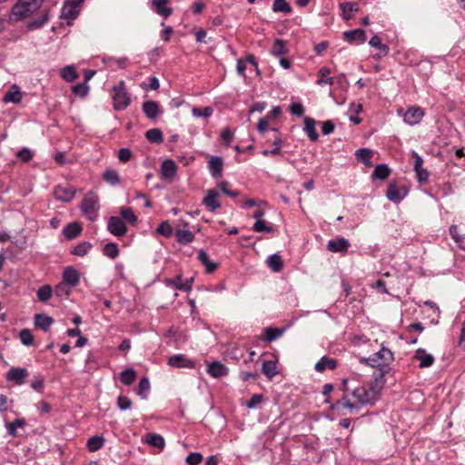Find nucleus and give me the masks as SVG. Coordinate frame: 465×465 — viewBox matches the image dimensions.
<instances>
[{"mask_svg": "<svg viewBox=\"0 0 465 465\" xmlns=\"http://www.w3.org/2000/svg\"><path fill=\"white\" fill-rule=\"evenodd\" d=\"M43 0H17L12 8L11 17L15 21L23 20L37 11Z\"/></svg>", "mask_w": 465, "mask_h": 465, "instance_id": "nucleus-1", "label": "nucleus"}, {"mask_svg": "<svg viewBox=\"0 0 465 465\" xmlns=\"http://www.w3.org/2000/svg\"><path fill=\"white\" fill-rule=\"evenodd\" d=\"M131 103V98L125 89L124 81H121L117 85L113 87V104L116 111H123L126 109Z\"/></svg>", "mask_w": 465, "mask_h": 465, "instance_id": "nucleus-2", "label": "nucleus"}, {"mask_svg": "<svg viewBox=\"0 0 465 465\" xmlns=\"http://www.w3.org/2000/svg\"><path fill=\"white\" fill-rule=\"evenodd\" d=\"M99 209L98 199L92 193H87L81 203V210L84 215L90 221H94L97 217Z\"/></svg>", "mask_w": 465, "mask_h": 465, "instance_id": "nucleus-3", "label": "nucleus"}, {"mask_svg": "<svg viewBox=\"0 0 465 465\" xmlns=\"http://www.w3.org/2000/svg\"><path fill=\"white\" fill-rule=\"evenodd\" d=\"M377 394L378 391L375 390L374 386H371L370 390L363 386H359L352 391V396L361 405L371 403L376 400Z\"/></svg>", "mask_w": 465, "mask_h": 465, "instance_id": "nucleus-4", "label": "nucleus"}, {"mask_svg": "<svg viewBox=\"0 0 465 465\" xmlns=\"http://www.w3.org/2000/svg\"><path fill=\"white\" fill-rule=\"evenodd\" d=\"M107 230L114 236L122 237L127 232L124 222L117 216H111L108 219Z\"/></svg>", "mask_w": 465, "mask_h": 465, "instance_id": "nucleus-5", "label": "nucleus"}, {"mask_svg": "<svg viewBox=\"0 0 465 465\" xmlns=\"http://www.w3.org/2000/svg\"><path fill=\"white\" fill-rule=\"evenodd\" d=\"M54 197L61 202L68 203L74 198L75 189L72 185H57L54 189Z\"/></svg>", "mask_w": 465, "mask_h": 465, "instance_id": "nucleus-6", "label": "nucleus"}, {"mask_svg": "<svg viewBox=\"0 0 465 465\" xmlns=\"http://www.w3.org/2000/svg\"><path fill=\"white\" fill-rule=\"evenodd\" d=\"M27 376L28 371L26 369L12 367L6 372L5 378L8 381H14L16 385H22Z\"/></svg>", "mask_w": 465, "mask_h": 465, "instance_id": "nucleus-7", "label": "nucleus"}, {"mask_svg": "<svg viewBox=\"0 0 465 465\" xmlns=\"http://www.w3.org/2000/svg\"><path fill=\"white\" fill-rule=\"evenodd\" d=\"M143 112L145 116L150 120L156 119L160 114L163 113L158 102L153 100H148L143 104Z\"/></svg>", "mask_w": 465, "mask_h": 465, "instance_id": "nucleus-8", "label": "nucleus"}, {"mask_svg": "<svg viewBox=\"0 0 465 465\" xmlns=\"http://www.w3.org/2000/svg\"><path fill=\"white\" fill-rule=\"evenodd\" d=\"M424 116V112L420 107H410L404 114V122L410 125L419 124Z\"/></svg>", "mask_w": 465, "mask_h": 465, "instance_id": "nucleus-9", "label": "nucleus"}, {"mask_svg": "<svg viewBox=\"0 0 465 465\" xmlns=\"http://www.w3.org/2000/svg\"><path fill=\"white\" fill-rule=\"evenodd\" d=\"M350 247V242L343 237H339L328 242L327 250L331 252L346 253Z\"/></svg>", "mask_w": 465, "mask_h": 465, "instance_id": "nucleus-10", "label": "nucleus"}, {"mask_svg": "<svg viewBox=\"0 0 465 465\" xmlns=\"http://www.w3.org/2000/svg\"><path fill=\"white\" fill-rule=\"evenodd\" d=\"M219 193L215 189H210L207 191L205 197L203 199V204L206 208L214 212L221 207V203L218 201Z\"/></svg>", "mask_w": 465, "mask_h": 465, "instance_id": "nucleus-11", "label": "nucleus"}, {"mask_svg": "<svg viewBox=\"0 0 465 465\" xmlns=\"http://www.w3.org/2000/svg\"><path fill=\"white\" fill-rule=\"evenodd\" d=\"M168 364L173 368H189L193 369L195 367L194 361L187 359L183 354H175L169 358Z\"/></svg>", "mask_w": 465, "mask_h": 465, "instance_id": "nucleus-12", "label": "nucleus"}, {"mask_svg": "<svg viewBox=\"0 0 465 465\" xmlns=\"http://www.w3.org/2000/svg\"><path fill=\"white\" fill-rule=\"evenodd\" d=\"M343 39L350 44H362L366 41V34L361 28L345 31L343 33Z\"/></svg>", "mask_w": 465, "mask_h": 465, "instance_id": "nucleus-13", "label": "nucleus"}, {"mask_svg": "<svg viewBox=\"0 0 465 465\" xmlns=\"http://www.w3.org/2000/svg\"><path fill=\"white\" fill-rule=\"evenodd\" d=\"M413 359L419 361V367L421 369L430 367L435 361L434 357L422 348L416 350Z\"/></svg>", "mask_w": 465, "mask_h": 465, "instance_id": "nucleus-14", "label": "nucleus"}, {"mask_svg": "<svg viewBox=\"0 0 465 465\" xmlns=\"http://www.w3.org/2000/svg\"><path fill=\"white\" fill-rule=\"evenodd\" d=\"M62 278L63 282H65L72 287L76 286L80 282V274L78 271L72 266H68L64 270Z\"/></svg>", "mask_w": 465, "mask_h": 465, "instance_id": "nucleus-15", "label": "nucleus"}, {"mask_svg": "<svg viewBox=\"0 0 465 465\" xmlns=\"http://www.w3.org/2000/svg\"><path fill=\"white\" fill-rule=\"evenodd\" d=\"M390 367L384 366L381 368H377L376 371L372 374L373 381L371 386H374L375 390L378 391V392L381 391V389L383 387L385 383V375L389 372Z\"/></svg>", "mask_w": 465, "mask_h": 465, "instance_id": "nucleus-16", "label": "nucleus"}, {"mask_svg": "<svg viewBox=\"0 0 465 465\" xmlns=\"http://www.w3.org/2000/svg\"><path fill=\"white\" fill-rule=\"evenodd\" d=\"M207 372L213 378H222L228 374V368L220 361L208 363Z\"/></svg>", "mask_w": 465, "mask_h": 465, "instance_id": "nucleus-17", "label": "nucleus"}, {"mask_svg": "<svg viewBox=\"0 0 465 465\" xmlns=\"http://www.w3.org/2000/svg\"><path fill=\"white\" fill-rule=\"evenodd\" d=\"M223 160L220 156H212L208 162V167L213 178H220L223 175Z\"/></svg>", "mask_w": 465, "mask_h": 465, "instance_id": "nucleus-18", "label": "nucleus"}, {"mask_svg": "<svg viewBox=\"0 0 465 465\" xmlns=\"http://www.w3.org/2000/svg\"><path fill=\"white\" fill-rule=\"evenodd\" d=\"M54 319L44 313H38L35 315L34 323L35 328L41 329L44 331H48L50 326L54 323Z\"/></svg>", "mask_w": 465, "mask_h": 465, "instance_id": "nucleus-19", "label": "nucleus"}, {"mask_svg": "<svg viewBox=\"0 0 465 465\" xmlns=\"http://www.w3.org/2000/svg\"><path fill=\"white\" fill-rule=\"evenodd\" d=\"M82 3H76L75 0L67 2L62 8V17L66 19H74L79 13V5Z\"/></svg>", "mask_w": 465, "mask_h": 465, "instance_id": "nucleus-20", "label": "nucleus"}, {"mask_svg": "<svg viewBox=\"0 0 465 465\" xmlns=\"http://www.w3.org/2000/svg\"><path fill=\"white\" fill-rule=\"evenodd\" d=\"M303 123H304V128H303V131L306 133V134L308 135L309 139L312 141V142H315L318 140L319 138V134L316 131V127H315V120L313 118H311L309 116H305L304 119H303Z\"/></svg>", "mask_w": 465, "mask_h": 465, "instance_id": "nucleus-21", "label": "nucleus"}, {"mask_svg": "<svg viewBox=\"0 0 465 465\" xmlns=\"http://www.w3.org/2000/svg\"><path fill=\"white\" fill-rule=\"evenodd\" d=\"M336 367L337 361L335 359L323 356L316 362L314 369L318 372H323L326 370H334Z\"/></svg>", "mask_w": 465, "mask_h": 465, "instance_id": "nucleus-22", "label": "nucleus"}, {"mask_svg": "<svg viewBox=\"0 0 465 465\" xmlns=\"http://www.w3.org/2000/svg\"><path fill=\"white\" fill-rule=\"evenodd\" d=\"M168 3L169 0H153L152 2L154 11L165 18L173 14V8L167 5Z\"/></svg>", "mask_w": 465, "mask_h": 465, "instance_id": "nucleus-23", "label": "nucleus"}, {"mask_svg": "<svg viewBox=\"0 0 465 465\" xmlns=\"http://www.w3.org/2000/svg\"><path fill=\"white\" fill-rule=\"evenodd\" d=\"M176 172L177 166L173 160L167 159L163 162L161 165V173L163 178L172 179L176 174Z\"/></svg>", "mask_w": 465, "mask_h": 465, "instance_id": "nucleus-24", "label": "nucleus"}, {"mask_svg": "<svg viewBox=\"0 0 465 465\" xmlns=\"http://www.w3.org/2000/svg\"><path fill=\"white\" fill-rule=\"evenodd\" d=\"M22 100L20 88L16 84H13L10 90L5 94L3 101L5 103L19 104Z\"/></svg>", "mask_w": 465, "mask_h": 465, "instance_id": "nucleus-25", "label": "nucleus"}, {"mask_svg": "<svg viewBox=\"0 0 465 465\" xmlns=\"http://www.w3.org/2000/svg\"><path fill=\"white\" fill-rule=\"evenodd\" d=\"M82 232V226L76 223H70L63 229V233L67 240L76 238Z\"/></svg>", "mask_w": 465, "mask_h": 465, "instance_id": "nucleus-26", "label": "nucleus"}, {"mask_svg": "<svg viewBox=\"0 0 465 465\" xmlns=\"http://www.w3.org/2000/svg\"><path fill=\"white\" fill-rule=\"evenodd\" d=\"M144 441L149 444L150 446L156 447L160 449L161 450H163L165 446V440L163 437L157 433H147L145 435Z\"/></svg>", "mask_w": 465, "mask_h": 465, "instance_id": "nucleus-27", "label": "nucleus"}, {"mask_svg": "<svg viewBox=\"0 0 465 465\" xmlns=\"http://www.w3.org/2000/svg\"><path fill=\"white\" fill-rule=\"evenodd\" d=\"M49 20V11L47 9H42L39 13V16L32 20L28 24V28L35 30L42 27Z\"/></svg>", "mask_w": 465, "mask_h": 465, "instance_id": "nucleus-28", "label": "nucleus"}, {"mask_svg": "<svg viewBox=\"0 0 465 465\" xmlns=\"http://www.w3.org/2000/svg\"><path fill=\"white\" fill-rule=\"evenodd\" d=\"M356 159L362 163L365 166L371 167L372 165L371 156L372 151L368 148H360L355 152Z\"/></svg>", "mask_w": 465, "mask_h": 465, "instance_id": "nucleus-29", "label": "nucleus"}, {"mask_svg": "<svg viewBox=\"0 0 465 465\" xmlns=\"http://www.w3.org/2000/svg\"><path fill=\"white\" fill-rule=\"evenodd\" d=\"M198 259L205 266V271L207 273H212L218 268V264L212 262L208 253L203 250L199 252Z\"/></svg>", "mask_w": 465, "mask_h": 465, "instance_id": "nucleus-30", "label": "nucleus"}, {"mask_svg": "<svg viewBox=\"0 0 465 465\" xmlns=\"http://www.w3.org/2000/svg\"><path fill=\"white\" fill-rule=\"evenodd\" d=\"M266 264L274 272H279L283 268L282 259L277 253L270 255L266 260Z\"/></svg>", "mask_w": 465, "mask_h": 465, "instance_id": "nucleus-31", "label": "nucleus"}, {"mask_svg": "<svg viewBox=\"0 0 465 465\" xmlns=\"http://www.w3.org/2000/svg\"><path fill=\"white\" fill-rule=\"evenodd\" d=\"M375 357L381 361V364H386L388 367L394 360L393 352L383 345L381 350L375 353Z\"/></svg>", "mask_w": 465, "mask_h": 465, "instance_id": "nucleus-32", "label": "nucleus"}, {"mask_svg": "<svg viewBox=\"0 0 465 465\" xmlns=\"http://www.w3.org/2000/svg\"><path fill=\"white\" fill-rule=\"evenodd\" d=\"M282 333L283 329L267 327L263 330L262 340L271 342L280 338Z\"/></svg>", "mask_w": 465, "mask_h": 465, "instance_id": "nucleus-33", "label": "nucleus"}, {"mask_svg": "<svg viewBox=\"0 0 465 465\" xmlns=\"http://www.w3.org/2000/svg\"><path fill=\"white\" fill-rule=\"evenodd\" d=\"M176 240L179 243L186 245L193 242L194 234L189 230L178 229L176 231Z\"/></svg>", "mask_w": 465, "mask_h": 465, "instance_id": "nucleus-34", "label": "nucleus"}, {"mask_svg": "<svg viewBox=\"0 0 465 465\" xmlns=\"http://www.w3.org/2000/svg\"><path fill=\"white\" fill-rule=\"evenodd\" d=\"M136 377L137 372L133 368L125 369L120 373V380L126 386L134 383V381L136 380Z\"/></svg>", "mask_w": 465, "mask_h": 465, "instance_id": "nucleus-35", "label": "nucleus"}, {"mask_svg": "<svg viewBox=\"0 0 465 465\" xmlns=\"http://www.w3.org/2000/svg\"><path fill=\"white\" fill-rule=\"evenodd\" d=\"M340 6L344 15V18L347 20H349L352 17L353 13H356L359 11V5L357 3H353V2L341 3L340 5Z\"/></svg>", "mask_w": 465, "mask_h": 465, "instance_id": "nucleus-36", "label": "nucleus"}, {"mask_svg": "<svg viewBox=\"0 0 465 465\" xmlns=\"http://www.w3.org/2000/svg\"><path fill=\"white\" fill-rule=\"evenodd\" d=\"M262 371L268 379L273 378L278 373L276 362L274 361H264Z\"/></svg>", "mask_w": 465, "mask_h": 465, "instance_id": "nucleus-37", "label": "nucleus"}, {"mask_svg": "<svg viewBox=\"0 0 465 465\" xmlns=\"http://www.w3.org/2000/svg\"><path fill=\"white\" fill-rule=\"evenodd\" d=\"M391 173V170L387 164L381 163L378 164L372 173L373 179L385 180Z\"/></svg>", "mask_w": 465, "mask_h": 465, "instance_id": "nucleus-38", "label": "nucleus"}, {"mask_svg": "<svg viewBox=\"0 0 465 465\" xmlns=\"http://www.w3.org/2000/svg\"><path fill=\"white\" fill-rule=\"evenodd\" d=\"M146 139L151 143H161L163 141V133L158 128H152L145 133Z\"/></svg>", "mask_w": 465, "mask_h": 465, "instance_id": "nucleus-39", "label": "nucleus"}, {"mask_svg": "<svg viewBox=\"0 0 465 465\" xmlns=\"http://www.w3.org/2000/svg\"><path fill=\"white\" fill-rule=\"evenodd\" d=\"M386 196L390 201L394 203H399L402 199V196L401 195L398 186L395 183H391L389 184Z\"/></svg>", "mask_w": 465, "mask_h": 465, "instance_id": "nucleus-40", "label": "nucleus"}, {"mask_svg": "<svg viewBox=\"0 0 465 465\" xmlns=\"http://www.w3.org/2000/svg\"><path fill=\"white\" fill-rule=\"evenodd\" d=\"M319 75L320 79L317 81V84L319 85L323 84H330L332 85L334 84V78L333 77H328V75L331 74V70L328 67H322L319 70Z\"/></svg>", "mask_w": 465, "mask_h": 465, "instance_id": "nucleus-41", "label": "nucleus"}, {"mask_svg": "<svg viewBox=\"0 0 465 465\" xmlns=\"http://www.w3.org/2000/svg\"><path fill=\"white\" fill-rule=\"evenodd\" d=\"M104 443V440L101 436H93L90 439H88L86 446L88 450L92 452L97 451L100 450Z\"/></svg>", "mask_w": 465, "mask_h": 465, "instance_id": "nucleus-42", "label": "nucleus"}, {"mask_svg": "<svg viewBox=\"0 0 465 465\" xmlns=\"http://www.w3.org/2000/svg\"><path fill=\"white\" fill-rule=\"evenodd\" d=\"M72 292V286L65 282H59L54 288V294L60 298H68Z\"/></svg>", "mask_w": 465, "mask_h": 465, "instance_id": "nucleus-43", "label": "nucleus"}, {"mask_svg": "<svg viewBox=\"0 0 465 465\" xmlns=\"http://www.w3.org/2000/svg\"><path fill=\"white\" fill-rule=\"evenodd\" d=\"M61 76L66 82H73L78 78V74L74 66L67 65L61 70Z\"/></svg>", "mask_w": 465, "mask_h": 465, "instance_id": "nucleus-44", "label": "nucleus"}, {"mask_svg": "<svg viewBox=\"0 0 465 465\" xmlns=\"http://www.w3.org/2000/svg\"><path fill=\"white\" fill-rule=\"evenodd\" d=\"M150 388L151 385L149 379L147 377H143L139 381L137 394L143 400L147 399Z\"/></svg>", "mask_w": 465, "mask_h": 465, "instance_id": "nucleus-45", "label": "nucleus"}, {"mask_svg": "<svg viewBox=\"0 0 465 465\" xmlns=\"http://www.w3.org/2000/svg\"><path fill=\"white\" fill-rule=\"evenodd\" d=\"M120 214L125 222L131 224H135L137 222V216L131 207H122L120 209Z\"/></svg>", "mask_w": 465, "mask_h": 465, "instance_id": "nucleus-46", "label": "nucleus"}, {"mask_svg": "<svg viewBox=\"0 0 465 465\" xmlns=\"http://www.w3.org/2000/svg\"><path fill=\"white\" fill-rule=\"evenodd\" d=\"M272 11L287 15L292 12V7L286 0H274L272 4Z\"/></svg>", "mask_w": 465, "mask_h": 465, "instance_id": "nucleus-47", "label": "nucleus"}, {"mask_svg": "<svg viewBox=\"0 0 465 465\" xmlns=\"http://www.w3.org/2000/svg\"><path fill=\"white\" fill-rule=\"evenodd\" d=\"M272 54L280 56L288 53V49L285 46V43L282 39H276L272 46Z\"/></svg>", "mask_w": 465, "mask_h": 465, "instance_id": "nucleus-48", "label": "nucleus"}, {"mask_svg": "<svg viewBox=\"0 0 465 465\" xmlns=\"http://www.w3.org/2000/svg\"><path fill=\"white\" fill-rule=\"evenodd\" d=\"M92 244L88 242H82L77 244L72 251L71 253L76 256H84L91 250Z\"/></svg>", "mask_w": 465, "mask_h": 465, "instance_id": "nucleus-49", "label": "nucleus"}, {"mask_svg": "<svg viewBox=\"0 0 465 465\" xmlns=\"http://www.w3.org/2000/svg\"><path fill=\"white\" fill-rule=\"evenodd\" d=\"M104 254L111 259H115L119 255L118 245L114 242H108L104 246Z\"/></svg>", "mask_w": 465, "mask_h": 465, "instance_id": "nucleus-50", "label": "nucleus"}, {"mask_svg": "<svg viewBox=\"0 0 465 465\" xmlns=\"http://www.w3.org/2000/svg\"><path fill=\"white\" fill-rule=\"evenodd\" d=\"M103 178L105 182H107L108 183H110L112 185H115V184L119 183V182H120V177H119L118 173L115 170H112V169L106 170L103 174Z\"/></svg>", "mask_w": 465, "mask_h": 465, "instance_id": "nucleus-51", "label": "nucleus"}, {"mask_svg": "<svg viewBox=\"0 0 465 465\" xmlns=\"http://www.w3.org/2000/svg\"><path fill=\"white\" fill-rule=\"evenodd\" d=\"M369 45L379 49L382 53V55H386L389 53V46L381 44V38L378 35H373L371 38Z\"/></svg>", "mask_w": 465, "mask_h": 465, "instance_id": "nucleus-52", "label": "nucleus"}, {"mask_svg": "<svg viewBox=\"0 0 465 465\" xmlns=\"http://www.w3.org/2000/svg\"><path fill=\"white\" fill-rule=\"evenodd\" d=\"M282 139L280 136H276L273 139L272 144L274 145V148L272 150H263L262 152V155L268 156V155H276L280 154L282 153L281 146H282Z\"/></svg>", "mask_w": 465, "mask_h": 465, "instance_id": "nucleus-53", "label": "nucleus"}, {"mask_svg": "<svg viewBox=\"0 0 465 465\" xmlns=\"http://www.w3.org/2000/svg\"><path fill=\"white\" fill-rule=\"evenodd\" d=\"M53 290L52 287L48 284L43 285L37 291V298L41 302H47L52 297Z\"/></svg>", "mask_w": 465, "mask_h": 465, "instance_id": "nucleus-54", "label": "nucleus"}, {"mask_svg": "<svg viewBox=\"0 0 465 465\" xmlns=\"http://www.w3.org/2000/svg\"><path fill=\"white\" fill-rule=\"evenodd\" d=\"M360 362L363 363V364H367V365L376 368V369L386 366V364H381V361H379V359H377L375 357V353L368 358L361 357Z\"/></svg>", "mask_w": 465, "mask_h": 465, "instance_id": "nucleus-55", "label": "nucleus"}, {"mask_svg": "<svg viewBox=\"0 0 465 465\" xmlns=\"http://www.w3.org/2000/svg\"><path fill=\"white\" fill-rule=\"evenodd\" d=\"M213 108L210 106H206L204 108L193 107L192 110L193 115L195 117H203L208 118L213 114Z\"/></svg>", "mask_w": 465, "mask_h": 465, "instance_id": "nucleus-56", "label": "nucleus"}, {"mask_svg": "<svg viewBox=\"0 0 465 465\" xmlns=\"http://www.w3.org/2000/svg\"><path fill=\"white\" fill-rule=\"evenodd\" d=\"M89 92V86L85 83H79L73 86V93L79 97H85Z\"/></svg>", "mask_w": 465, "mask_h": 465, "instance_id": "nucleus-57", "label": "nucleus"}, {"mask_svg": "<svg viewBox=\"0 0 465 465\" xmlns=\"http://www.w3.org/2000/svg\"><path fill=\"white\" fill-rule=\"evenodd\" d=\"M25 421L24 419H15L13 422H10L7 425V431L9 435L15 437L17 435L16 430L17 428L23 427Z\"/></svg>", "mask_w": 465, "mask_h": 465, "instance_id": "nucleus-58", "label": "nucleus"}, {"mask_svg": "<svg viewBox=\"0 0 465 465\" xmlns=\"http://www.w3.org/2000/svg\"><path fill=\"white\" fill-rule=\"evenodd\" d=\"M20 340L24 345L29 346L33 344L34 335L28 329H23L19 333Z\"/></svg>", "mask_w": 465, "mask_h": 465, "instance_id": "nucleus-59", "label": "nucleus"}, {"mask_svg": "<svg viewBox=\"0 0 465 465\" xmlns=\"http://www.w3.org/2000/svg\"><path fill=\"white\" fill-rule=\"evenodd\" d=\"M252 229L256 232H272L273 231L272 227L270 225H267V223L264 220L256 221L253 224Z\"/></svg>", "mask_w": 465, "mask_h": 465, "instance_id": "nucleus-60", "label": "nucleus"}, {"mask_svg": "<svg viewBox=\"0 0 465 465\" xmlns=\"http://www.w3.org/2000/svg\"><path fill=\"white\" fill-rule=\"evenodd\" d=\"M156 232L164 237H170L173 234V228L168 222H163L158 226Z\"/></svg>", "mask_w": 465, "mask_h": 465, "instance_id": "nucleus-61", "label": "nucleus"}, {"mask_svg": "<svg viewBox=\"0 0 465 465\" xmlns=\"http://www.w3.org/2000/svg\"><path fill=\"white\" fill-rule=\"evenodd\" d=\"M450 234L451 238L455 241V242H457L461 249H465V247L461 245V243L464 241V237L458 232L457 225H451L450 227Z\"/></svg>", "mask_w": 465, "mask_h": 465, "instance_id": "nucleus-62", "label": "nucleus"}, {"mask_svg": "<svg viewBox=\"0 0 465 465\" xmlns=\"http://www.w3.org/2000/svg\"><path fill=\"white\" fill-rule=\"evenodd\" d=\"M203 460V455L199 452H192L186 457V463L188 465H198Z\"/></svg>", "mask_w": 465, "mask_h": 465, "instance_id": "nucleus-63", "label": "nucleus"}, {"mask_svg": "<svg viewBox=\"0 0 465 465\" xmlns=\"http://www.w3.org/2000/svg\"><path fill=\"white\" fill-rule=\"evenodd\" d=\"M16 156L24 163L29 162L33 158V153L30 149L24 147L19 150Z\"/></svg>", "mask_w": 465, "mask_h": 465, "instance_id": "nucleus-64", "label": "nucleus"}]
</instances>
